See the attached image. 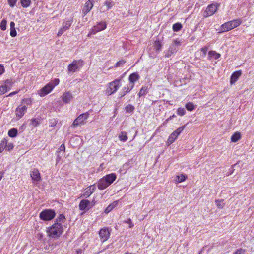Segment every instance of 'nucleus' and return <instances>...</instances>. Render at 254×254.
Masks as SVG:
<instances>
[{"instance_id": "nucleus-53", "label": "nucleus", "mask_w": 254, "mask_h": 254, "mask_svg": "<svg viewBox=\"0 0 254 254\" xmlns=\"http://www.w3.org/2000/svg\"><path fill=\"white\" fill-rule=\"evenodd\" d=\"M172 46H174L175 47H177L181 45V42L178 39H176L174 41L173 43L171 44Z\"/></svg>"}, {"instance_id": "nucleus-30", "label": "nucleus", "mask_w": 254, "mask_h": 254, "mask_svg": "<svg viewBox=\"0 0 254 254\" xmlns=\"http://www.w3.org/2000/svg\"><path fill=\"white\" fill-rule=\"evenodd\" d=\"M187 178V176H176L174 181L176 184H178L185 181Z\"/></svg>"}, {"instance_id": "nucleus-57", "label": "nucleus", "mask_w": 254, "mask_h": 254, "mask_svg": "<svg viewBox=\"0 0 254 254\" xmlns=\"http://www.w3.org/2000/svg\"><path fill=\"white\" fill-rule=\"evenodd\" d=\"M201 51L203 53V57H205L206 55V53L208 51V47H204L203 48H202L201 49H200Z\"/></svg>"}, {"instance_id": "nucleus-61", "label": "nucleus", "mask_w": 254, "mask_h": 254, "mask_svg": "<svg viewBox=\"0 0 254 254\" xmlns=\"http://www.w3.org/2000/svg\"><path fill=\"white\" fill-rule=\"evenodd\" d=\"M4 72V66L0 64V75L2 74Z\"/></svg>"}, {"instance_id": "nucleus-49", "label": "nucleus", "mask_w": 254, "mask_h": 254, "mask_svg": "<svg viewBox=\"0 0 254 254\" xmlns=\"http://www.w3.org/2000/svg\"><path fill=\"white\" fill-rule=\"evenodd\" d=\"M59 82H60L59 79L57 78V79H55L54 80L52 81V82H51L49 83L51 84V86L53 87V89H54L56 86L58 85L59 84Z\"/></svg>"}, {"instance_id": "nucleus-12", "label": "nucleus", "mask_w": 254, "mask_h": 254, "mask_svg": "<svg viewBox=\"0 0 254 254\" xmlns=\"http://www.w3.org/2000/svg\"><path fill=\"white\" fill-rule=\"evenodd\" d=\"M27 108L26 106L19 105L15 110V114L16 116L20 119L22 118L25 113L26 112Z\"/></svg>"}, {"instance_id": "nucleus-21", "label": "nucleus", "mask_w": 254, "mask_h": 254, "mask_svg": "<svg viewBox=\"0 0 254 254\" xmlns=\"http://www.w3.org/2000/svg\"><path fill=\"white\" fill-rule=\"evenodd\" d=\"M233 29L230 21L226 22L221 26L220 32H226Z\"/></svg>"}, {"instance_id": "nucleus-59", "label": "nucleus", "mask_w": 254, "mask_h": 254, "mask_svg": "<svg viewBox=\"0 0 254 254\" xmlns=\"http://www.w3.org/2000/svg\"><path fill=\"white\" fill-rule=\"evenodd\" d=\"M127 223L129 224V228H132L134 226V224L132 223L131 219L129 218L127 221Z\"/></svg>"}, {"instance_id": "nucleus-63", "label": "nucleus", "mask_w": 254, "mask_h": 254, "mask_svg": "<svg viewBox=\"0 0 254 254\" xmlns=\"http://www.w3.org/2000/svg\"><path fill=\"white\" fill-rule=\"evenodd\" d=\"M18 92V91H14V92H11L9 94H8L7 96V97H11L16 94H17V93Z\"/></svg>"}, {"instance_id": "nucleus-2", "label": "nucleus", "mask_w": 254, "mask_h": 254, "mask_svg": "<svg viewBox=\"0 0 254 254\" xmlns=\"http://www.w3.org/2000/svg\"><path fill=\"white\" fill-rule=\"evenodd\" d=\"M116 179V176H104L98 184V189L103 190L111 185Z\"/></svg>"}, {"instance_id": "nucleus-34", "label": "nucleus", "mask_w": 254, "mask_h": 254, "mask_svg": "<svg viewBox=\"0 0 254 254\" xmlns=\"http://www.w3.org/2000/svg\"><path fill=\"white\" fill-rule=\"evenodd\" d=\"M14 83L12 79H7L4 82V85L10 90Z\"/></svg>"}, {"instance_id": "nucleus-50", "label": "nucleus", "mask_w": 254, "mask_h": 254, "mask_svg": "<svg viewBox=\"0 0 254 254\" xmlns=\"http://www.w3.org/2000/svg\"><path fill=\"white\" fill-rule=\"evenodd\" d=\"M125 63L126 61L124 60H120L116 64L115 67H122Z\"/></svg>"}, {"instance_id": "nucleus-41", "label": "nucleus", "mask_w": 254, "mask_h": 254, "mask_svg": "<svg viewBox=\"0 0 254 254\" xmlns=\"http://www.w3.org/2000/svg\"><path fill=\"white\" fill-rule=\"evenodd\" d=\"M40 124V120L38 118H33L31 120V124L34 127H36Z\"/></svg>"}, {"instance_id": "nucleus-15", "label": "nucleus", "mask_w": 254, "mask_h": 254, "mask_svg": "<svg viewBox=\"0 0 254 254\" xmlns=\"http://www.w3.org/2000/svg\"><path fill=\"white\" fill-rule=\"evenodd\" d=\"M95 190L96 186L94 185H91L85 189V191L83 194V196L85 198L88 197L95 191Z\"/></svg>"}, {"instance_id": "nucleus-56", "label": "nucleus", "mask_w": 254, "mask_h": 254, "mask_svg": "<svg viewBox=\"0 0 254 254\" xmlns=\"http://www.w3.org/2000/svg\"><path fill=\"white\" fill-rule=\"evenodd\" d=\"M16 34H17V32L15 30V28L10 29V35L11 37H14L16 36Z\"/></svg>"}, {"instance_id": "nucleus-37", "label": "nucleus", "mask_w": 254, "mask_h": 254, "mask_svg": "<svg viewBox=\"0 0 254 254\" xmlns=\"http://www.w3.org/2000/svg\"><path fill=\"white\" fill-rule=\"evenodd\" d=\"M224 200L223 199H217L215 200V204L218 208L220 209H222L225 206V204L223 202Z\"/></svg>"}, {"instance_id": "nucleus-60", "label": "nucleus", "mask_w": 254, "mask_h": 254, "mask_svg": "<svg viewBox=\"0 0 254 254\" xmlns=\"http://www.w3.org/2000/svg\"><path fill=\"white\" fill-rule=\"evenodd\" d=\"M32 173H33V174L30 173V175H40L39 171L36 169H34L32 171Z\"/></svg>"}, {"instance_id": "nucleus-25", "label": "nucleus", "mask_w": 254, "mask_h": 254, "mask_svg": "<svg viewBox=\"0 0 254 254\" xmlns=\"http://www.w3.org/2000/svg\"><path fill=\"white\" fill-rule=\"evenodd\" d=\"M209 59L213 58L215 60L218 59L220 57V54L214 51H210L208 52Z\"/></svg>"}, {"instance_id": "nucleus-48", "label": "nucleus", "mask_w": 254, "mask_h": 254, "mask_svg": "<svg viewBox=\"0 0 254 254\" xmlns=\"http://www.w3.org/2000/svg\"><path fill=\"white\" fill-rule=\"evenodd\" d=\"M7 21L6 19H3L0 23V28L2 30H5L6 29Z\"/></svg>"}, {"instance_id": "nucleus-23", "label": "nucleus", "mask_w": 254, "mask_h": 254, "mask_svg": "<svg viewBox=\"0 0 254 254\" xmlns=\"http://www.w3.org/2000/svg\"><path fill=\"white\" fill-rule=\"evenodd\" d=\"M178 135H177L174 132H172L168 137L167 141L166 144L168 145H170L177 138Z\"/></svg>"}, {"instance_id": "nucleus-64", "label": "nucleus", "mask_w": 254, "mask_h": 254, "mask_svg": "<svg viewBox=\"0 0 254 254\" xmlns=\"http://www.w3.org/2000/svg\"><path fill=\"white\" fill-rule=\"evenodd\" d=\"M175 116L174 115L170 116L169 118H168L166 121L165 122H168L169 120H170L171 119H172V118H173L174 117H175Z\"/></svg>"}, {"instance_id": "nucleus-29", "label": "nucleus", "mask_w": 254, "mask_h": 254, "mask_svg": "<svg viewBox=\"0 0 254 254\" xmlns=\"http://www.w3.org/2000/svg\"><path fill=\"white\" fill-rule=\"evenodd\" d=\"M154 50L156 52H159L162 49V44L159 41H155L154 42Z\"/></svg>"}, {"instance_id": "nucleus-4", "label": "nucleus", "mask_w": 254, "mask_h": 254, "mask_svg": "<svg viewBox=\"0 0 254 254\" xmlns=\"http://www.w3.org/2000/svg\"><path fill=\"white\" fill-rule=\"evenodd\" d=\"M84 64L82 60H74L68 66V71L70 73H74L80 69Z\"/></svg>"}, {"instance_id": "nucleus-13", "label": "nucleus", "mask_w": 254, "mask_h": 254, "mask_svg": "<svg viewBox=\"0 0 254 254\" xmlns=\"http://www.w3.org/2000/svg\"><path fill=\"white\" fill-rule=\"evenodd\" d=\"M134 88L133 85H127L124 87L119 93V97L122 98L129 93Z\"/></svg>"}, {"instance_id": "nucleus-42", "label": "nucleus", "mask_w": 254, "mask_h": 254, "mask_svg": "<svg viewBox=\"0 0 254 254\" xmlns=\"http://www.w3.org/2000/svg\"><path fill=\"white\" fill-rule=\"evenodd\" d=\"M20 1L21 5L25 8L28 7L31 3V0H20Z\"/></svg>"}, {"instance_id": "nucleus-43", "label": "nucleus", "mask_w": 254, "mask_h": 254, "mask_svg": "<svg viewBox=\"0 0 254 254\" xmlns=\"http://www.w3.org/2000/svg\"><path fill=\"white\" fill-rule=\"evenodd\" d=\"M57 123L58 120L56 118L51 119L49 121V126L51 127L56 126V125L57 124Z\"/></svg>"}, {"instance_id": "nucleus-7", "label": "nucleus", "mask_w": 254, "mask_h": 254, "mask_svg": "<svg viewBox=\"0 0 254 254\" xmlns=\"http://www.w3.org/2000/svg\"><path fill=\"white\" fill-rule=\"evenodd\" d=\"M111 231V229L108 227H104L99 231V235L102 243L106 241L110 238Z\"/></svg>"}, {"instance_id": "nucleus-14", "label": "nucleus", "mask_w": 254, "mask_h": 254, "mask_svg": "<svg viewBox=\"0 0 254 254\" xmlns=\"http://www.w3.org/2000/svg\"><path fill=\"white\" fill-rule=\"evenodd\" d=\"M178 51V48L175 47L174 46L170 45L168 49L164 51L165 57L166 58H169L172 55L175 54Z\"/></svg>"}, {"instance_id": "nucleus-39", "label": "nucleus", "mask_w": 254, "mask_h": 254, "mask_svg": "<svg viewBox=\"0 0 254 254\" xmlns=\"http://www.w3.org/2000/svg\"><path fill=\"white\" fill-rule=\"evenodd\" d=\"M64 155L63 151H57L56 163L58 164Z\"/></svg>"}, {"instance_id": "nucleus-40", "label": "nucleus", "mask_w": 254, "mask_h": 254, "mask_svg": "<svg viewBox=\"0 0 254 254\" xmlns=\"http://www.w3.org/2000/svg\"><path fill=\"white\" fill-rule=\"evenodd\" d=\"M185 107L188 111H191L195 109V106L192 102H188L186 104Z\"/></svg>"}, {"instance_id": "nucleus-38", "label": "nucleus", "mask_w": 254, "mask_h": 254, "mask_svg": "<svg viewBox=\"0 0 254 254\" xmlns=\"http://www.w3.org/2000/svg\"><path fill=\"white\" fill-rule=\"evenodd\" d=\"M65 219L64 215L61 214L58 216L55 222L60 223L62 224V223H64L65 221Z\"/></svg>"}, {"instance_id": "nucleus-9", "label": "nucleus", "mask_w": 254, "mask_h": 254, "mask_svg": "<svg viewBox=\"0 0 254 254\" xmlns=\"http://www.w3.org/2000/svg\"><path fill=\"white\" fill-rule=\"evenodd\" d=\"M220 4L218 3H214L209 4L206 8V13L207 17H209L213 15L217 11L219 7Z\"/></svg>"}, {"instance_id": "nucleus-26", "label": "nucleus", "mask_w": 254, "mask_h": 254, "mask_svg": "<svg viewBox=\"0 0 254 254\" xmlns=\"http://www.w3.org/2000/svg\"><path fill=\"white\" fill-rule=\"evenodd\" d=\"M241 138V134L240 132H236L233 134L231 137V140L233 142H236Z\"/></svg>"}, {"instance_id": "nucleus-3", "label": "nucleus", "mask_w": 254, "mask_h": 254, "mask_svg": "<svg viewBox=\"0 0 254 254\" xmlns=\"http://www.w3.org/2000/svg\"><path fill=\"white\" fill-rule=\"evenodd\" d=\"M55 215V210L51 209H45L40 213L39 218L43 221H50L53 219Z\"/></svg>"}, {"instance_id": "nucleus-11", "label": "nucleus", "mask_w": 254, "mask_h": 254, "mask_svg": "<svg viewBox=\"0 0 254 254\" xmlns=\"http://www.w3.org/2000/svg\"><path fill=\"white\" fill-rule=\"evenodd\" d=\"M53 89V87L51 86V84L48 83L38 91V94L41 97H44L49 94Z\"/></svg>"}, {"instance_id": "nucleus-31", "label": "nucleus", "mask_w": 254, "mask_h": 254, "mask_svg": "<svg viewBox=\"0 0 254 254\" xmlns=\"http://www.w3.org/2000/svg\"><path fill=\"white\" fill-rule=\"evenodd\" d=\"M233 29L238 27L241 24V20L239 19H235L230 21Z\"/></svg>"}, {"instance_id": "nucleus-6", "label": "nucleus", "mask_w": 254, "mask_h": 254, "mask_svg": "<svg viewBox=\"0 0 254 254\" xmlns=\"http://www.w3.org/2000/svg\"><path fill=\"white\" fill-rule=\"evenodd\" d=\"M73 19V18H70L66 19L62 24V27L59 30L58 32V36H60L62 35L65 31H66L71 26Z\"/></svg>"}, {"instance_id": "nucleus-18", "label": "nucleus", "mask_w": 254, "mask_h": 254, "mask_svg": "<svg viewBox=\"0 0 254 254\" xmlns=\"http://www.w3.org/2000/svg\"><path fill=\"white\" fill-rule=\"evenodd\" d=\"M62 98L65 104H67L71 100L73 97L72 94L69 92H67L63 94Z\"/></svg>"}, {"instance_id": "nucleus-33", "label": "nucleus", "mask_w": 254, "mask_h": 254, "mask_svg": "<svg viewBox=\"0 0 254 254\" xmlns=\"http://www.w3.org/2000/svg\"><path fill=\"white\" fill-rule=\"evenodd\" d=\"M182 28V25L180 23H176L173 25L172 29L174 32H177L181 30Z\"/></svg>"}, {"instance_id": "nucleus-55", "label": "nucleus", "mask_w": 254, "mask_h": 254, "mask_svg": "<svg viewBox=\"0 0 254 254\" xmlns=\"http://www.w3.org/2000/svg\"><path fill=\"white\" fill-rule=\"evenodd\" d=\"M13 144L12 143H8L7 142V146L6 147V150L7 151H10L13 148Z\"/></svg>"}, {"instance_id": "nucleus-10", "label": "nucleus", "mask_w": 254, "mask_h": 254, "mask_svg": "<svg viewBox=\"0 0 254 254\" xmlns=\"http://www.w3.org/2000/svg\"><path fill=\"white\" fill-rule=\"evenodd\" d=\"M107 27V24L105 22L101 21L94 26L90 30V34H96V33L105 29Z\"/></svg>"}, {"instance_id": "nucleus-28", "label": "nucleus", "mask_w": 254, "mask_h": 254, "mask_svg": "<svg viewBox=\"0 0 254 254\" xmlns=\"http://www.w3.org/2000/svg\"><path fill=\"white\" fill-rule=\"evenodd\" d=\"M119 140L125 142L127 140V133L125 131H122L119 135Z\"/></svg>"}, {"instance_id": "nucleus-17", "label": "nucleus", "mask_w": 254, "mask_h": 254, "mask_svg": "<svg viewBox=\"0 0 254 254\" xmlns=\"http://www.w3.org/2000/svg\"><path fill=\"white\" fill-rule=\"evenodd\" d=\"M139 78L140 76L138 73L135 72L131 73L128 78L130 82V84L129 85H133L134 86V83L137 81Z\"/></svg>"}, {"instance_id": "nucleus-22", "label": "nucleus", "mask_w": 254, "mask_h": 254, "mask_svg": "<svg viewBox=\"0 0 254 254\" xmlns=\"http://www.w3.org/2000/svg\"><path fill=\"white\" fill-rule=\"evenodd\" d=\"M119 200L114 201L111 204L109 205L105 210L104 212L106 214L110 212L114 208L116 207L118 205Z\"/></svg>"}, {"instance_id": "nucleus-35", "label": "nucleus", "mask_w": 254, "mask_h": 254, "mask_svg": "<svg viewBox=\"0 0 254 254\" xmlns=\"http://www.w3.org/2000/svg\"><path fill=\"white\" fill-rule=\"evenodd\" d=\"M134 109V107L131 104H128L125 108L126 112L128 113H132Z\"/></svg>"}, {"instance_id": "nucleus-54", "label": "nucleus", "mask_w": 254, "mask_h": 254, "mask_svg": "<svg viewBox=\"0 0 254 254\" xmlns=\"http://www.w3.org/2000/svg\"><path fill=\"white\" fill-rule=\"evenodd\" d=\"M17 0H8V3L9 5V6L11 7H13Z\"/></svg>"}, {"instance_id": "nucleus-20", "label": "nucleus", "mask_w": 254, "mask_h": 254, "mask_svg": "<svg viewBox=\"0 0 254 254\" xmlns=\"http://www.w3.org/2000/svg\"><path fill=\"white\" fill-rule=\"evenodd\" d=\"M93 6V4L92 2L90 0H88L85 3L84 5V7L83 9V12L84 14H86L88 12H89Z\"/></svg>"}, {"instance_id": "nucleus-47", "label": "nucleus", "mask_w": 254, "mask_h": 254, "mask_svg": "<svg viewBox=\"0 0 254 254\" xmlns=\"http://www.w3.org/2000/svg\"><path fill=\"white\" fill-rule=\"evenodd\" d=\"M185 128V126H181L178 128L176 130L174 131V132L178 136L183 131V130Z\"/></svg>"}, {"instance_id": "nucleus-24", "label": "nucleus", "mask_w": 254, "mask_h": 254, "mask_svg": "<svg viewBox=\"0 0 254 254\" xmlns=\"http://www.w3.org/2000/svg\"><path fill=\"white\" fill-rule=\"evenodd\" d=\"M148 87L146 85L143 86L140 89L138 95L139 97L145 95L148 92Z\"/></svg>"}, {"instance_id": "nucleus-44", "label": "nucleus", "mask_w": 254, "mask_h": 254, "mask_svg": "<svg viewBox=\"0 0 254 254\" xmlns=\"http://www.w3.org/2000/svg\"><path fill=\"white\" fill-rule=\"evenodd\" d=\"M9 90V89H8L4 84H2L0 86V95L4 94Z\"/></svg>"}, {"instance_id": "nucleus-8", "label": "nucleus", "mask_w": 254, "mask_h": 254, "mask_svg": "<svg viewBox=\"0 0 254 254\" xmlns=\"http://www.w3.org/2000/svg\"><path fill=\"white\" fill-rule=\"evenodd\" d=\"M89 115V114L88 112H86L85 113L81 114V115H80L73 121L72 126L75 127L81 124H84L85 123V121L88 118Z\"/></svg>"}, {"instance_id": "nucleus-27", "label": "nucleus", "mask_w": 254, "mask_h": 254, "mask_svg": "<svg viewBox=\"0 0 254 254\" xmlns=\"http://www.w3.org/2000/svg\"><path fill=\"white\" fill-rule=\"evenodd\" d=\"M33 102V100L31 98H24L23 99L22 101H21V105H22V106H27V105H30L31 104H32Z\"/></svg>"}, {"instance_id": "nucleus-45", "label": "nucleus", "mask_w": 254, "mask_h": 254, "mask_svg": "<svg viewBox=\"0 0 254 254\" xmlns=\"http://www.w3.org/2000/svg\"><path fill=\"white\" fill-rule=\"evenodd\" d=\"M177 113L178 115L182 116L186 113V110L184 108H179L177 110Z\"/></svg>"}, {"instance_id": "nucleus-46", "label": "nucleus", "mask_w": 254, "mask_h": 254, "mask_svg": "<svg viewBox=\"0 0 254 254\" xmlns=\"http://www.w3.org/2000/svg\"><path fill=\"white\" fill-rule=\"evenodd\" d=\"M34 183H37L40 181L41 176H30Z\"/></svg>"}, {"instance_id": "nucleus-51", "label": "nucleus", "mask_w": 254, "mask_h": 254, "mask_svg": "<svg viewBox=\"0 0 254 254\" xmlns=\"http://www.w3.org/2000/svg\"><path fill=\"white\" fill-rule=\"evenodd\" d=\"M105 5L107 7V10L110 9L113 6V3L111 1H106L104 3Z\"/></svg>"}, {"instance_id": "nucleus-16", "label": "nucleus", "mask_w": 254, "mask_h": 254, "mask_svg": "<svg viewBox=\"0 0 254 254\" xmlns=\"http://www.w3.org/2000/svg\"><path fill=\"white\" fill-rule=\"evenodd\" d=\"M241 71L238 70L235 71L232 73L230 78V83L231 84H234L238 79L239 77L241 75Z\"/></svg>"}, {"instance_id": "nucleus-32", "label": "nucleus", "mask_w": 254, "mask_h": 254, "mask_svg": "<svg viewBox=\"0 0 254 254\" xmlns=\"http://www.w3.org/2000/svg\"><path fill=\"white\" fill-rule=\"evenodd\" d=\"M8 135L10 137H15L17 135V130L16 128H13L10 129L8 132Z\"/></svg>"}, {"instance_id": "nucleus-58", "label": "nucleus", "mask_w": 254, "mask_h": 254, "mask_svg": "<svg viewBox=\"0 0 254 254\" xmlns=\"http://www.w3.org/2000/svg\"><path fill=\"white\" fill-rule=\"evenodd\" d=\"M57 151H63L64 153V151H65V146H64V144H62L60 146V147H59V148L58 149Z\"/></svg>"}, {"instance_id": "nucleus-52", "label": "nucleus", "mask_w": 254, "mask_h": 254, "mask_svg": "<svg viewBox=\"0 0 254 254\" xmlns=\"http://www.w3.org/2000/svg\"><path fill=\"white\" fill-rule=\"evenodd\" d=\"M245 252V250L240 248L239 249H237L234 253L233 254H244Z\"/></svg>"}, {"instance_id": "nucleus-1", "label": "nucleus", "mask_w": 254, "mask_h": 254, "mask_svg": "<svg viewBox=\"0 0 254 254\" xmlns=\"http://www.w3.org/2000/svg\"><path fill=\"white\" fill-rule=\"evenodd\" d=\"M63 232L64 228L62 224L58 222H55L47 230L49 236L54 238L59 237Z\"/></svg>"}, {"instance_id": "nucleus-62", "label": "nucleus", "mask_w": 254, "mask_h": 254, "mask_svg": "<svg viewBox=\"0 0 254 254\" xmlns=\"http://www.w3.org/2000/svg\"><path fill=\"white\" fill-rule=\"evenodd\" d=\"M15 23L13 21H11L10 23V29L15 28Z\"/></svg>"}, {"instance_id": "nucleus-36", "label": "nucleus", "mask_w": 254, "mask_h": 254, "mask_svg": "<svg viewBox=\"0 0 254 254\" xmlns=\"http://www.w3.org/2000/svg\"><path fill=\"white\" fill-rule=\"evenodd\" d=\"M7 146V140L3 139L0 143V153L2 152L4 149H6Z\"/></svg>"}, {"instance_id": "nucleus-5", "label": "nucleus", "mask_w": 254, "mask_h": 254, "mask_svg": "<svg viewBox=\"0 0 254 254\" xmlns=\"http://www.w3.org/2000/svg\"><path fill=\"white\" fill-rule=\"evenodd\" d=\"M121 86V79H115L109 83V86L107 89V93L109 94V95H111L115 93Z\"/></svg>"}, {"instance_id": "nucleus-19", "label": "nucleus", "mask_w": 254, "mask_h": 254, "mask_svg": "<svg viewBox=\"0 0 254 254\" xmlns=\"http://www.w3.org/2000/svg\"><path fill=\"white\" fill-rule=\"evenodd\" d=\"M90 204V202L89 200L83 199L81 200L79 203V209L81 211H84L86 208L89 206Z\"/></svg>"}]
</instances>
